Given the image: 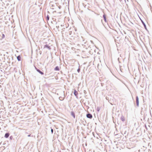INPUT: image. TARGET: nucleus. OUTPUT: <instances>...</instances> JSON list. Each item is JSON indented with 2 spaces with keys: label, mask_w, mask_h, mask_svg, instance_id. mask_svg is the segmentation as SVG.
Returning a JSON list of instances; mask_svg holds the SVG:
<instances>
[{
  "label": "nucleus",
  "mask_w": 152,
  "mask_h": 152,
  "mask_svg": "<svg viewBox=\"0 0 152 152\" xmlns=\"http://www.w3.org/2000/svg\"><path fill=\"white\" fill-rule=\"evenodd\" d=\"M86 116L88 118H91L92 117V116L91 114L89 113Z\"/></svg>",
  "instance_id": "nucleus-1"
},
{
  "label": "nucleus",
  "mask_w": 152,
  "mask_h": 152,
  "mask_svg": "<svg viewBox=\"0 0 152 152\" xmlns=\"http://www.w3.org/2000/svg\"><path fill=\"white\" fill-rule=\"evenodd\" d=\"M136 100L137 106H138L139 104V99L137 96L136 97Z\"/></svg>",
  "instance_id": "nucleus-2"
},
{
  "label": "nucleus",
  "mask_w": 152,
  "mask_h": 152,
  "mask_svg": "<svg viewBox=\"0 0 152 152\" xmlns=\"http://www.w3.org/2000/svg\"><path fill=\"white\" fill-rule=\"evenodd\" d=\"M36 70L39 73H40L42 75H44V73L43 72H41V71H40L39 70L37 69H36Z\"/></svg>",
  "instance_id": "nucleus-3"
},
{
  "label": "nucleus",
  "mask_w": 152,
  "mask_h": 152,
  "mask_svg": "<svg viewBox=\"0 0 152 152\" xmlns=\"http://www.w3.org/2000/svg\"><path fill=\"white\" fill-rule=\"evenodd\" d=\"M74 94L76 96H77L78 95V93L76 90H74Z\"/></svg>",
  "instance_id": "nucleus-4"
},
{
  "label": "nucleus",
  "mask_w": 152,
  "mask_h": 152,
  "mask_svg": "<svg viewBox=\"0 0 152 152\" xmlns=\"http://www.w3.org/2000/svg\"><path fill=\"white\" fill-rule=\"evenodd\" d=\"M60 67L58 66H56L55 68V70L56 71H59L60 70Z\"/></svg>",
  "instance_id": "nucleus-5"
},
{
  "label": "nucleus",
  "mask_w": 152,
  "mask_h": 152,
  "mask_svg": "<svg viewBox=\"0 0 152 152\" xmlns=\"http://www.w3.org/2000/svg\"><path fill=\"white\" fill-rule=\"evenodd\" d=\"M9 135H10L9 133H7L5 134L4 137L5 138H7L9 137Z\"/></svg>",
  "instance_id": "nucleus-6"
},
{
  "label": "nucleus",
  "mask_w": 152,
  "mask_h": 152,
  "mask_svg": "<svg viewBox=\"0 0 152 152\" xmlns=\"http://www.w3.org/2000/svg\"><path fill=\"white\" fill-rule=\"evenodd\" d=\"M71 115L73 116L74 118H75V115L74 112H71Z\"/></svg>",
  "instance_id": "nucleus-7"
},
{
  "label": "nucleus",
  "mask_w": 152,
  "mask_h": 152,
  "mask_svg": "<svg viewBox=\"0 0 152 152\" xmlns=\"http://www.w3.org/2000/svg\"><path fill=\"white\" fill-rule=\"evenodd\" d=\"M17 58L18 59V61H20V59H21V57L20 56H18L17 57Z\"/></svg>",
  "instance_id": "nucleus-8"
},
{
  "label": "nucleus",
  "mask_w": 152,
  "mask_h": 152,
  "mask_svg": "<svg viewBox=\"0 0 152 152\" xmlns=\"http://www.w3.org/2000/svg\"><path fill=\"white\" fill-rule=\"evenodd\" d=\"M142 22L143 24V25H144V26H145H145H146L145 24L144 23V22H143L142 21Z\"/></svg>",
  "instance_id": "nucleus-9"
},
{
  "label": "nucleus",
  "mask_w": 152,
  "mask_h": 152,
  "mask_svg": "<svg viewBox=\"0 0 152 152\" xmlns=\"http://www.w3.org/2000/svg\"><path fill=\"white\" fill-rule=\"evenodd\" d=\"M80 68H79V69H77V71H78V72H79L80 71Z\"/></svg>",
  "instance_id": "nucleus-10"
},
{
  "label": "nucleus",
  "mask_w": 152,
  "mask_h": 152,
  "mask_svg": "<svg viewBox=\"0 0 152 152\" xmlns=\"http://www.w3.org/2000/svg\"><path fill=\"white\" fill-rule=\"evenodd\" d=\"M47 19L48 20L49 19V17H48V16H47Z\"/></svg>",
  "instance_id": "nucleus-11"
},
{
  "label": "nucleus",
  "mask_w": 152,
  "mask_h": 152,
  "mask_svg": "<svg viewBox=\"0 0 152 152\" xmlns=\"http://www.w3.org/2000/svg\"><path fill=\"white\" fill-rule=\"evenodd\" d=\"M51 132L52 133H53V130L52 129H51Z\"/></svg>",
  "instance_id": "nucleus-12"
},
{
  "label": "nucleus",
  "mask_w": 152,
  "mask_h": 152,
  "mask_svg": "<svg viewBox=\"0 0 152 152\" xmlns=\"http://www.w3.org/2000/svg\"><path fill=\"white\" fill-rule=\"evenodd\" d=\"M121 120H122V121H124V119H123V118H121Z\"/></svg>",
  "instance_id": "nucleus-13"
},
{
  "label": "nucleus",
  "mask_w": 152,
  "mask_h": 152,
  "mask_svg": "<svg viewBox=\"0 0 152 152\" xmlns=\"http://www.w3.org/2000/svg\"><path fill=\"white\" fill-rule=\"evenodd\" d=\"M103 17L104 18V15H103Z\"/></svg>",
  "instance_id": "nucleus-14"
},
{
  "label": "nucleus",
  "mask_w": 152,
  "mask_h": 152,
  "mask_svg": "<svg viewBox=\"0 0 152 152\" xmlns=\"http://www.w3.org/2000/svg\"><path fill=\"white\" fill-rule=\"evenodd\" d=\"M45 46H46V47H47V45H45Z\"/></svg>",
  "instance_id": "nucleus-15"
}]
</instances>
